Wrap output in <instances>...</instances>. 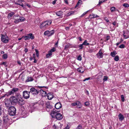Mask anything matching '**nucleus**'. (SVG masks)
Instances as JSON below:
<instances>
[{
  "instance_id": "8",
  "label": "nucleus",
  "mask_w": 129,
  "mask_h": 129,
  "mask_svg": "<svg viewBox=\"0 0 129 129\" xmlns=\"http://www.w3.org/2000/svg\"><path fill=\"white\" fill-rule=\"evenodd\" d=\"M30 92L27 91H25L23 92V98L26 99L29 98V97Z\"/></svg>"
},
{
  "instance_id": "60",
  "label": "nucleus",
  "mask_w": 129,
  "mask_h": 129,
  "mask_svg": "<svg viewBox=\"0 0 129 129\" xmlns=\"http://www.w3.org/2000/svg\"><path fill=\"white\" fill-rule=\"evenodd\" d=\"M34 62L35 63H36V62H37V60H36V59H35V57L34 56Z\"/></svg>"
},
{
  "instance_id": "63",
  "label": "nucleus",
  "mask_w": 129,
  "mask_h": 129,
  "mask_svg": "<svg viewBox=\"0 0 129 129\" xmlns=\"http://www.w3.org/2000/svg\"><path fill=\"white\" fill-rule=\"evenodd\" d=\"M71 15V13H70V12H69V13L68 14H67V16H70Z\"/></svg>"
},
{
  "instance_id": "41",
  "label": "nucleus",
  "mask_w": 129,
  "mask_h": 129,
  "mask_svg": "<svg viewBox=\"0 0 129 129\" xmlns=\"http://www.w3.org/2000/svg\"><path fill=\"white\" fill-rule=\"evenodd\" d=\"M55 50V48H53L50 50V51L52 53V52H54Z\"/></svg>"
},
{
  "instance_id": "13",
  "label": "nucleus",
  "mask_w": 129,
  "mask_h": 129,
  "mask_svg": "<svg viewBox=\"0 0 129 129\" xmlns=\"http://www.w3.org/2000/svg\"><path fill=\"white\" fill-rule=\"evenodd\" d=\"M12 103V102L10 100H10H7L5 102V105L7 107H9L11 105Z\"/></svg>"
},
{
  "instance_id": "42",
  "label": "nucleus",
  "mask_w": 129,
  "mask_h": 129,
  "mask_svg": "<svg viewBox=\"0 0 129 129\" xmlns=\"http://www.w3.org/2000/svg\"><path fill=\"white\" fill-rule=\"evenodd\" d=\"M36 56L38 57L39 56V51L37 49H35Z\"/></svg>"
},
{
  "instance_id": "61",
  "label": "nucleus",
  "mask_w": 129,
  "mask_h": 129,
  "mask_svg": "<svg viewBox=\"0 0 129 129\" xmlns=\"http://www.w3.org/2000/svg\"><path fill=\"white\" fill-rule=\"evenodd\" d=\"M56 1H54L52 2V4L53 5L54 4L56 3Z\"/></svg>"
},
{
  "instance_id": "31",
  "label": "nucleus",
  "mask_w": 129,
  "mask_h": 129,
  "mask_svg": "<svg viewBox=\"0 0 129 129\" xmlns=\"http://www.w3.org/2000/svg\"><path fill=\"white\" fill-rule=\"evenodd\" d=\"M82 44L83 45H89V44L87 42V41L86 40H85V41Z\"/></svg>"
},
{
  "instance_id": "27",
  "label": "nucleus",
  "mask_w": 129,
  "mask_h": 129,
  "mask_svg": "<svg viewBox=\"0 0 129 129\" xmlns=\"http://www.w3.org/2000/svg\"><path fill=\"white\" fill-rule=\"evenodd\" d=\"M77 71L78 72L82 73H83L84 71L82 67H80L78 68L77 69Z\"/></svg>"
},
{
  "instance_id": "4",
  "label": "nucleus",
  "mask_w": 129,
  "mask_h": 129,
  "mask_svg": "<svg viewBox=\"0 0 129 129\" xmlns=\"http://www.w3.org/2000/svg\"><path fill=\"white\" fill-rule=\"evenodd\" d=\"M20 94H19L18 98V101L17 104L21 106L24 105L25 103V101L21 97Z\"/></svg>"
},
{
  "instance_id": "25",
  "label": "nucleus",
  "mask_w": 129,
  "mask_h": 129,
  "mask_svg": "<svg viewBox=\"0 0 129 129\" xmlns=\"http://www.w3.org/2000/svg\"><path fill=\"white\" fill-rule=\"evenodd\" d=\"M46 107L47 108L51 109L52 108V106L50 105L49 102H47L46 104Z\"/></svg>"
},
{
  "instance_id": "58",
  "label": "nucleus",
  "mask_w": 129,
  "mask_h": 129,
  "mask_svg": "<svg viewBox=\"0 0 129 129\" xmlns=\"http://www.w3.org/2000/svg\"><path fill=\"white\" fill-rule=\"evenodd\" d=\"M69 127L68 125H67L66 127H65L64 128V129H69Z\"/></svg>"
},
{
  "instance_id": "49",
  "label": "nucleus",
  "mask_w": 129,
  "mask_h": 129,
  "mask_svg": "<svg viewBox=\"0 0 129 129\" xmlns=\"http://www.w3.org/2000/svg\"><path fill=\"white\" fill-rule=\"evenodd\" d=\"M83 44H81V45H80L79 46V47L80 48V49H82L83 48Z\"/></svg>"
},
{
  "instance_id": "52",
  "label": "nucleus",
  "mask_w": 129,
  "mask_h": 129,
  "mask_svg": "<svg viewBox=\"0 0 129 129\" xmlns=\"http://www.w3.org/2000/svg\"><path fill=\"white\" fill-rule=\"evenodd\" d=\"M90 77H88L87 78H86L85 79H84L83 80V81H85L86 80H90Z\"/></svg>"
},
{
  "instance_id": "40",
  "label": "nucleus",
  "mask_w": 129,
  "mask_h": 129,
  "mask_svg": "<svg viewBox=\"0 0 129 129\" xmlns=\"http://www.w3.org/2000/svg\"><path fill=\"white\" fill-rule=\"evenodd\" d=\"M125 47V45L123 44H122L119 46V47L121 48H124Z\"/></svg>"
},
{
  "instance_id": "38",
  "label": "nucleus",
  "mask_w": 129,
  "mask_h": 129,
  "mask_svg": "<svg viewBox=\"0 0 129 129\" xmlns=\"http://www.w3.org/2000/svg\"><path fill=\"white\" fill-rule=\"evenodd\" d=\"M121 98L122 101L123 102L124 101V95H121Z\"/></svg>"
},
{
  "instance_id": "22",
  "label": "nucleus",
  "mask_w": 129,
  "mask_h": 129,
  "mask_svg": "<svg viewBox=\"0 0 129 129\" xmlns=\"http://www.w3.org/2000/svg\"><path fill=\"white\" fill-rule=\"evenodd\" d=\"M98 17V16L94 14H91L89 15V18L90 19H92Z\"/></svg>"
},
{
  "instance_id": "54",
  "label": "nucleus",
  "mask_w": 129,
  "mask_h": 129,
  "mask_svg": "<svg viewBox=\"0 0 129 129\" xmlns=\"http://www.w3.org/2000/svg\"><path fill=\"white\" fill-rule=\"evenodd\" d=\"M2 108L1 106H0V116L2 114Z\"/></svg>"
},
{
  "instance_id": "21",
  "label": "nucleus",
  "mask_w": 129,
  "mask_h": 129,
  "mask_svg": "<svg viewBox=\"0 0 129 129\" xmlns=\"http://www.w3.org/2000/svg\"><path fill=\"white\" fill-rule=\"evenodd\" d=\"M47 95L48 99L49 100H51L53 98V95L50 93H48Z\"/></svg>"
},
{
  "instance_id": "43",
  "label": "nucleus",
  "mask_w": 129,
  "mask_h": 129,
  "mask_svg": "<svg viewBox=\"0 0 129 129\" xmlns=\"http://www.w3.org/2000/svg\"><path fill=\"white\" fill-rule=\"evenodd\" d=\"M108 77L106 76H104V78L103 79V80L104 81H106L107 80Z\"/></svg>"
},
{
  "instance_id": "30",
  "label": "nucleus",
  "mask_w": 129,
  "mask_h": 129,
  "mask_svg": "<svg viewBox=\"0 0 129 129\" xmlns=\"http://www.w3.org/2000/svg\"><path fill=\"white\" fill-rule=\"evenodd\" d=\"M115 7H112L110 8V10L111 12H113L115 11L116 10L117 11H118L117 10H116Z\"/></svg>"
},
{
  "instance_id": "15",
  "label": "nucleus",
  "mask_w": 129,
  "mask_h": 129,
  "mask_svg": "<svg viewBox=\"0 0 129 129\" xmlns=\"http://www.w3.org/2000/svg\"><path fill=\"white\" fill-rule=\"evenodd\" d=\"M56 119L58 120H60L62 118V116L60 113H57L56 115Z\"/></svg>"
},
{
  "instance_id": "50",
  "label": "nucleus",
  "mask_w": 129,
  "mask_h": 129,
  "mask_svg": "<svg viewBox=\"0 0 129 129\" xmlns=\"http://www.w3.org/2000/svg\"><path fill=\"white\" fill-rule=\"evenodd\" d=\"M104 1V0L103 1H101L100 0H99V4H98V5H100L101 3H103V2Z\"/></svg>"
},
{
  "instance_id": "36",
  "label": "nucleus",
  "mask_w": 129,
  "mask_h": 129,
  "mask_svg": "<svg viewBox=\"0 0 129 129\" xmlns=\"http://www.w3.org/2000/svg\"><path fill=\"white\" fill-rule=\"evenodd\" d=\"M82 2L81 0H79L76 6H77L78 5H80L81 4Z\"/></svg>"
},
{
  "instance_id": "64",
  "label": "nucleus",
  "mask_w": 129,
  "mask_h": 129,
  "mask_svg": "<svg viewBox=\"0 0 129 129\" xmlns=\"http://www.w3.org/2000/svg\"><path fill=\"white\" fill-rule=\"evenodd\" d=\"M26 6H27L29 8L30 7V5H29L27 4H26Z\"/></svg>"
},
{
  "instance_id": "10",
  "label": "nucleus",
  "mask_w": 129,
  "mask_h": 129,
  "mask_svg": "<svg viewBox=\"0 0 129 129\" xmlns=\"http://www.w3.org/2000/svg\"><path fill=\"white\" fill-rule=\"evenodd\" d=\"M30 92H31L33 94H37L39 93V91L36 89L34 88H31L30 89Z\"/></svg>"
},
{
  "instance_id": "59",
  "label": "nucleus",
  "mask_w": 129,
  "mask_h": 129,
  "mask_svg": "<svg viewBox=\"0 0 129 129\" xmlns=\"http://www.w3.org/2000/svg\"><path fill=\"white\" fill-rule=\"evenodd\" d=\"M121 43V42H118L116 43V45L117 46H118L119 44H120Z\"/></svg>"
},
{
  "instance_id": "1",
  "label": "nucleus",
  "mask_w": 129,
  "mask_h": 129,
  "mask_svg": "<svg viewBox=\"0 0 129 129\" xmlns=\"http://www.w3.org/2000/svg\"><path fill=\"white\" fill-rule=\"evenodd\" d=\"M17 88H13L11 89V90L6 93L2 98L6 96H8L11 95H13L14 93L16 92L18 90Z\"/></svg>"
},
{
  "instance_id": "34",
  "label": "nucleus",
  "mask_w": 129,
  "mask_h": 129,
  "mask_svg": "<svg viewBox=\"0 0 129 129\" xmlns=\"http://www.w3.org/2000/svg\"><path fill=\"white\" fill-rule=\"evenodd\" d=\"M8 57V55L7 54H4L3 55V57L4 59H6Z\"/></svg>"
},
{
  "instance_id": "11",
  "label": "nucleus",
  "mask_w": 129,
  "mask_h": 129,
  "mask_svg": "<svg viewBox=\"0 0 129 129\" xmlns=\"http://www.w3.org/2000/svg\"><path fill=\"white\" fill-rule=\"evenodd\" d=\"M97 57L99 58H102L103 57V53L102 52L101 49H100L96 55Z\"/></svg>"
},
{
  "instance_id": "45",
  "label": "nucleus",
  "mask_w": 129,
  "mask_h": 129,
  "mask_svg": "<svg viewBox=\"0 0 129 129\" xmlns=\"http://www.w3.org/2000/svg\"><path fill=\"white\" fill-rule=\"evenodd\" d=\"M77 59L81 61L82 60V57L81 55H79Z\"/></svg>"
},
{
  "instance_id": "5",
  "label": "nucleus",
  "mask_w": 129,
  "mask_h": 129,
  "mask_svg": "<svg viewBox=\"0 0 129 129\" xmlns=\"http://www.w3.org/2000/svg\"><path fill=\"white\" fill-rule=\"evenodd\" d=\"M1 39L2 42L7 43L9 41V38L7 36L2 35Z\"/></svg>"
},
{
  "instance_id": "19",
  "label": "nucleus",
  "mask_w": 129,
  "mask_h": 129,
  "mask_svg": "<svg viewBox=\"0 0 129 129\" xmlns=\"http://www.w3.org/2000/svg\"><path fill=\"white\" fill-rule=\"evenodd\" d=\"M62 13L63 12L61 11H59L55 12V14L57 16L61 17L60 18H62V16L63 15Z\"/></svg>"
},
{
  "instance_id": "28",
  "label": "nucleus",
  "mask_w": 129,
  "mask_h": 129,
  "mask_svg": "<svg viewBox=\"0 0 129 129\" xmlns=\"http://www.w3.org/2000/svg\"><path fill=\"white\" fill-rule=\"evenodd\" d=\"M27 80H26V81L27 82L32 81L33 80V79L31 77H27Z\"/></svg>"
},
{
  "instance_id": "51",
  "label": "nucleus",
  "mask_w": 129,
  "mask_h": 129,
  "mask_svg": "<svg viewBox=\"0 0 129 129\" xmlns=\"http://www.w3.org/2000/svg\"><path fill=\"white\" fill-rule=\"evenodd\" d=\"M7 63L6 62H3L1 64V65H4L5 66H6L7 65L6 64Z\"/></svg>"
},
{
  "instance_id": "29",
  "label": "nucleus",
  "mask_w": 129,
  "mask_h": 129,
  "mask_svg": "<svg viewBox=\"0 0 129 129\" xmlns=\"http://www.w3.org/2000/svg\"><path fill=\"white\" fill-rule=\"evenodd\" d=\"M52 55V53L49 51L48 52V53L46 54V57L47 58H49Z\"/></svg>"
},
{
  "instance_id": "7",
  "label": "nucleus",
  "mask_w": 129,
  "mask_h": 129,
  "mask_svg": "<svg viewBox=\"0 0 129 129\" xmlns=\"http://www.w3.org/2000/svg\"><path fill=\"white\" fill-rule=\"evenodd\" d=\"M22 38H23L25 40H28L30 39H33L34 38V36H33L32 34L30 33L28 35V36H23L22 37Z\"/></svg>"
},
{
  "instance_id": "55",
  "label": "nucleus",
  "mask_w": 129,
  "mask_h": 129,
  "mask_svg": "<svg viewBox=\"0 0 129 129\" xmlns=\"http://www.w3.org/2000/svg\"><path fill=\"white\" fill-rule=\"evenodd\" d=\"M28 49L27 48H25L24 51L25 52H26L28 51Z\"/></svg>"
},
{
  "instance_id": "20",
  "label": "nucleus",
  "mask_w": 129,
  "mask_h": 129,
  "mask_svg": "<svg viewBox=\"0 0 129 129\" xmlns=\"http://www.w3.org/2000/svg\"><path fill=\"white\" fill-rule=\"evenodd\" d=\"M55 107L56 109H58L60 108L61 107V105L59 103H58L55 104Z\"/></svg>"
},
{
  "instance_id": "12",
  "label": "nucleus",
  "mask_w": 129,
  "mask_h": 129,
  "mask_svg": "<svg viewBox=\"0 0 129 129\" xmlns=\"http://www.w3.org/2000/svg\"><path fill=\"white\" fill-rule=\"evenodd\" d=\"M14 22L15 23H18L20 22H23L24 21L25 18L23 17H20L19 19H15Z\"/></svg>"
},
{
  "instance_id": "37",
  "label": "nucleus",
  "mask_w": 129,
  "mask_h": 129,
  "mask_svg": "<svg viewBox=\"0 0 129 129\" xmlns=\"http://www.w3.org/2000/svg\"><path fill=\"white\" fill-rule=\"evenodd\" d=\"M19 16L18 15H14L13 16V19H17V18H18Z\"/></svg>"
},
{
  "instance_id": "57",
  "label": "nucleus",
  "mask_w": 129,
  "mask_h": 129,
  "mask_svg": "<svg viewBox=\"0 0 129 129\" xmlns=\"http://www.w3.org/2000/svg\"><path fill=\"white\" fill-rule=\"evenodd\" d=\"M70 13L71 14V15H72V14H74V11H71V12H70Z\"/></svg>"
},
{
  "instance_id": "9",
  "label": "nucleus",
  "mask_w": 129,
  "mask_h": 129,
  "mask_svg": "<svg viewBox=\"0 0 129 129\" xmlns=\"http://www.w3.org/2000/svg\"><path fill=\"white\" fill-rule=\"evenodd\" d=\"M54 33V30H52L50 31L48 30L44 32V34L45 35L47 36L48 37H50L53 35Z\"/></svg>"
},
{
  "instance_id": "62",
  "label": "nucleus",
  "mask_w": 129,
  "mask_h": 129,
  "mask_svg": "<svg viewBox=\"0 0 129 129\" xmlns=\"http://www.w3.org/2000/svg\"><path fill=\"white\" fill-rule=\"evenodd\" d=\"M93 51V50H89V53H91V52H92Z\"/></svg>"
},
{
  "instance_id": "33",
  "label": "nucleus",
  "mask_w": 129,
  "mask_h": 129,
  "mask_svg": "<svg viewBox=\"0 0 129 129\" xmlns=\"http://www.w3.org/2000/svg\"><path fill=\"white\" fill-rule=\"evenodd\" d=\"M124 37L125 39H127L129 38V36L126 35V33H124L123 34Z\"/></svg>"
},
{
  "instance_id": "48",
  "label": "nucleus",
  "mask_w": 129,
  "mask_h": 129,
  "mask_svg": "<svg viewBox=\"0 0 129 129\" xmlns=\"http://www.w3.org/2000/svg\"><path fill=\"white\" fill-rule=\"evenodd\" d=\"M88 11L84 12L81 16V17H82L83 16L85 15L88 12Z\"/></svg>"
},
{
  "instance_id": "46",
  "label": "nucleus",
  "mask_w": 129,
  "mask_h": 129,
  "mask_svg": "<svg viewBox=\"0 0 129 129\" xmlns=\"http://www.w3.org/2000/svg\"><path fill=\"white\" fill-rule=\"evenodd\" d=\"M85 104L86 106H88L89 105L90 103L88 102H86L85 103Z\"/></svg>"
},
{
  "instance_id": "32",
  "label": "nucleus",
  "mask_w": 129,
  "mask_h": 129,
  "mask_svg": "<svg viewBox=\"0 0 129 129\" xmlns=\"http://www.w3.org/2000/svg\"><path fill=\"white\" fill-rule=\"evenodd\" d=\"M119 57L117 55L114 58V60L116 61H118L119 60Z\"/></svg>"
},
{
  "instance_id": "39",
  "label": "nucleus",
  "mask_w": 129,
  "mask_h": 129,
  "mask_svg": "<svg viewBox=\"0 0 129 129\" xmlns=\"http://www.w3.org/2000/svg\"><path fill=\"white\" fill-rule=\"evenodd\" d=\"M76 129H82V126L80 125H79L77 127Z\"/></svg>"
},
{
  "instance_id": "3",
  "label": "nucleus",
  "mask_w": 129,
  "mask_h": 129,
  "mask_svg": "<svg viewBox=\"0 0 129 129\" xmlns=\"http://www.w3.org/2000/svg\"><path fill=\"white\" fill-rule=\"evenodd\" d=\"M16 109L14 106H11L9 107L8 111L9 114L10 116H14L16 113Z\"/></svg>"
},
{
  "instance_id": "2",
  "label": "nucleus",
  "mask_w": 129,
  "mask_h": 129,
  "mask_svg": "<svg viewBox=\"0 0 129 129\" xmlns=\"http://www.w3.org/2000/svg\"><path fill=\"white\" fill-rule=\"evenodd\" d=\"M52 21L51 20H48L41 24L40 26L41 28H46L50 25Z\"/></svg>"
},
{
  "instance_id": "53",
  "label": "nucleus",
  "mask_w": 129,
  "mask_h": 129,
  "mask_svg": "<svg viewBox=\"0 0 129 129\" xmlns=\"http://www.w3.org/2000/svg\"><path fill=\"white\" fill-rule=\"evenodd\" d=\"M58 41L55 44V46L56 47H58Z\"/></svg>"
},
{
  "instance_id": "14",
  "label": "nucleus",
  "mask_w": 129,
  "mask_h": 129,
  "mask_svg": "<svg viewBox=\"0 0 129 129\" xmlns=\"http://www.w3.org/2000/svg\"><path fill=\"white\" fill-rule=\"evenodd\" d=\"M4 124H5L8 122L9 121L8 116L7 115H5L3 117Z\"/></svg>"
},
{
  "instance_id": "23",
  "label": "nucleus",
  "mask_w": 129,
  "mask_h": 129,
  "mask_svg": "<svg viewBox=\"0 0 129 129\" xmlns=\"http://www.w3.org/2000/svg\"><path fill=\"white\" fill-rule=\"evenodd\" d=\"M119 119L121 121L122 120L124 119L123 116L121 113L119 114L118 115Z\"/></svg>"
},
{
  "instance_id": "18",
  "label": "nucleus",
  "mask_w": 129,
  "mask_h": 129,
  "mask_svg": "<svg viewBox=\"0 0 129 129\" xmlns=\"http://www.w3.org/2000/svg\"><path fill=\"white\" fill-rule=\"evenodd\" d=\"M39 92L40 93V94H42V96H45L47 95L46 92L45 91H43V90L42 89L40 90Z\"/></svg>"
},
{
  "instance_id": "44",
  "label": "nucleus",
  "mask_w": 129,
  "mask_h": 129,
  "mask_svg": "<svg viewBox=\"0 0 129 129\" xmlns=\"http://www.w3.org/2000/svg\"><path fill=\"white\" fill-rule=\"evenodd\" d=\"M69 45H67L65 46L64 49L66 50H67V49L69 47Z\"/></svg>"
},
{
  "instance_id": "47",
  "label": "nucleus",
  "mask_w": 129,
  "mask_h": 129,
  "mask_svg": "<svg viewBox=\"0 0 129 129\" xmlns=\"http://www.w3.org/2000/svg\"><path fill=\"white\" fill-rule=\"evenodd\" d=\"M104 20L107 22H108L109 21L108 19V18L107 17H105Z\"/></svg>"
},
{
  "instance_id": "26",
  "label": "nucleus",
  "mask_w": 129,
  "mask_h": 129,
  "mask_svg": "<svg viewBox=\"0 0 129 129\" xmlns=\"http://www.w3.org/2000/svg\"><path fill=\"white\" fill-rule=\"evenodd\" d=\"M117 54V53H116V51H114L113 52H111V53L110 55L112 57H114L116 54Z\"/></svg>"
},
{
  "instance_id": "16",
  "label": "nucleus",
  "mask_w": 129,
  "mask_h": 129,
  "mask_svg": "<svg viewBox=\"0 0 129 129\" xmlns=\"http://www.w3.org/2000/svg\"><path fill=\"white\" fill-rule=\"evenodd\" d=\"M71 105L73 106H80L81 105V104L79 101H77L75 102L72 103Z\"/></svg>"
},
{
  "instance_id": "17",
  "label": "nucleus",
  "mask_w": 129,
  "mask_h": 129,
  "mask_svg": "<svg viewBox=\"0 0 129 129\" xmlns=\"http://www.w3.org/2000/svg\"><path fill=\"white\" fill-rule=\"evenodd\" d=\"M57 112L58 111L55 110H54L53 111L51 112L50 115L53 118H54L55 116L56 117V115Z\"/></svg>"
},
{
  "instance_id": "24",
  "label": "nucleus",
  "mask_w": 129,
  "mask_h": 129,
  "mask_svg": "<svg viewBox=\"0 0 129 129\" xmlns=\"http://www.w3.org/2000/svg\"><path fill=\"white\" fill-rule=\"evenodd\" d=\"M15 13L14 12H11L9 13L7 16V18L8 19H10L15 14Z\"/></svg>"
},
{
  "instance_id": "35",
  "label": "nucleus",
  "mask_w": 129,
  "mask_h": 129,
  "mask_svg": "<svg viewBox=\"0 0 129 129\" xmlns=\"http://www.w3.org/2000/svg\"><path fill=\"white\" fill-rule=\"evenodd\" d=\"M123 6L125 8H127L129 7V5L127 3H124L123 5Z\"/></svg>"
},
{
  "instance_id": "56",
  "label": "nucleus",
  "mask_w": 129,
  "mask_h": 129,
  "mask_svg": "<svg viewBox=\"0 0 129 129\" xmlns=\"http://www.w3.org/2000/svg\"><path fill=\"white\" fill-rule=\"evenodd\" d=\"M106 40H108L110 39V37L109 36H107V37Z\"/></svg>"
},
{
  "instance_id": "6",
  "label": "nucleus",
  "mask_w": 129,
  "mask_h": 129,
  "mask_svg": "<svg viewBox=\"0 0 129 129\" xmlns=\"http://www.w3.org/2000/svg\"><path fill=\"white\" fill-rule=\"evenodd\" d=\"M19 94L16 95V96H12L10 98V100L12 103L17 104L18 101V98Z\"/></svg>"
}]
</instances>
